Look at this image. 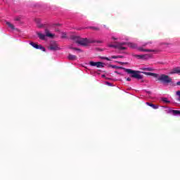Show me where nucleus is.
Segmentation results:
<instances>
[{
	"instance_id": "nucleus-27",
	"label": "nucleus",
	"mask_w": 180,
	"mask_h": 180,
	"mask_svg": "<svg viewBox=\"0 0 180 180\" xmlns=\"http://www.w3.org/2000/svg\"><path fill=\"white\" fill-rule=\"evenodd\" d=\"M105 60H107V61H109L110 60L108 58H104Z\"/></svg>"
},
{
	"instance_id": "nucleus-26",
	"label": "nucleus",
	"mask_w": 180,
	"mask_h": 180,
	"mask_svg": "<svg viewBox=\"0 0 180 180\" xmlns=\"http://www.w3.org/2000/svg\"><path fill=\"white\" fill-rule=\"evenodd\" d=\"M70 49H73V48H72V46H70ZM74 49H75V50H79V49H75V48H74Z\"/></svg>"
},
{
	"instance_id": "nucleus-6",
	"label": "nucleus",
	"mask_w": 180,
	"mask_h": 180,
	"mask_svg": "<svg viewBox=\"0 0 180 180\" xmlns=\"http://www.w3.org/2000/svg\"><path fill=\"white\" fill-rule=\"evenodd\" d=\"M89 65L91 67H96L97 68H103L105 67V63L102 62H94V61H90L89 63Z\"/></svg>"
},
{
	"instance_id": "nucleus-14",
	"label": "nucleus",
	"mask_w": 180,
	"mask_h": 180,
	"mask_svg": "<svg viewBox=\"0 0 180 180\" xmlns=\"http://www.w3.org/2000/svg\"><path fill=\"white\" fill-rule=\"evenodd\" d=\"M68 58L69 60H77V56L75 55L69 54Z\"/></svg>"
},
{
	"instance_id": "nucleus-24",
	"label": "nucleus",
	"mask_w": 180,
	"mask_h": 180,
	"mask_svg": "<svg viewBox=\"0 0 180 180\" xmlns=\"http://www.w3.org/2000/svg\"><path fill=\"white\" fill-rule=\"evenodd\" d=\"M127 81L130 82V81H131V79L130 77H127Z\"/></svg>"
},
{
	"instance_id": "nucleus-4",
	"label": "nucleus",
	"mask_w": 180,
	"mask_h": 180,
	"mask_svg": "<svg viewBox=\"0 0 180 180\" xmlns=\"http://www.w3.org/2000/svg\"><path fill=\"white\" fill-rule=\"evenodd\" d=\"M158 81H160L164 84H169V82H172V79H171L170 77L167 75H158Z\"/></svg>"
},
{
	"instance_id": "nucleus-19",
	"label": "nucleus",
	"mask_w": 180,
	"mask_h": 180,
	"mask_svg": "<svg viewBox=\"0 0 180 180\" xmlns=\"http://www.w3.org/2000/svg\"><path fill=\"white\" fill-rule=\"evenodd\" d=\"M61 37H62V39H65V37H67V33L62 32Z\"/></svg>"
},
{
	"instance_id": "nucleus-7",
	"label": "nucleus",
	"mask_w": 180,
	"mask_h": 180,
	"mask_svg": "<svg viewBox=\"0 0 180 180\" xmlns=\"http://www.w3.org/2000/svg\"><path fill=\"white\" fill-rule=\"evenodd\" d=\"M30 46L34 47V49H37V50H42V51H46V49L44 47L41 46V45H38L37 44H35L34 42H30Z\"/></svg>"
},
{
	"instance_id": "nucleus-18",
	"label": "nucleus",
	"mask_w": 180,
	"mask_h": 180,
	"mask_svg": "<svg viewBox=\"0 0 180 180\" xmlns=\"http://www.w3.org/2000/svg\"><path fill=\"white\" fill-rule=\"evenodd\" d=\"M162 102H165V103H169V101H168V98H162Z\"/></svg>"
},
{
	"instance_id": "nucleus-20",
	"label": "nucleus",
	"mask_w": 180,
	"mask_h": 180,
	"mask_svg": "<svg viewBox=\"0 0 180 180\" xmlns=\"http://www.w3.org/2000/svg\"><path fill=\"white\" fill-rule=\"evenodd\" d=\"M148 56V55H139L138 56V57H139V58H146Z\"/></svg>"
},
{
	"instance_id": "nucleus-13",
	"label": "nucleus",
	"mask_w": 180,
	"mask_h": 180,
	"mask_svg": "<svg viewBox=\"0 0 180 180\" xmlns=\"http://www.w3.org/2000/svg\"><path fill=\"white\" fill-rule=\"evenodd\" d=\"M6 25H7L8 26V27H10V29H11V30H15V25H13V24L9 22H6Z\"/></svg>"
},
{
	"instance_id": "nucleus-22",
	"label": "nucleus",
	"mask_w": 180,
	"mask_h": 180,
	"mask_svg": "<svg viewBox=\"0 0 180 180\" xmlns=\"http://www.w3.org/2000/svg\"><path fill=\"white\" fill-rule=\"evenodd\" d=\"M105 85H108V86H112V84L109 82H106Z\"/></svg>"
},
{
	"instance_id": "nucleus-17",
	"label": "nucleus",
	"mask_w": 180,
	"mask_h": 180,
	"mask_svg": "<svg viewBox=\"0 0 180 180\" xmlns=\"http://www.w3.org/2000/svg\"><path fill=\"white\" fill-rule=\"evenodd\" d=\"M139 51H153L150 49H143V47H139Z\"/></svg>"
},
{
	"instance_id": "nucleus-2",
	"label": "nucleus",
	"mask_w": 180,
	"mask_h": 180,
	"mask_svg": "<svg viewBox=\"0 0 180 180\" xmlns=\"http://www.w3.org/2000/svg\"><path fill=\"white\" fill-rule=\"evenodd\" d=\"M130 47V49H137V44L134 43H122L116 44H109L108 47H113L114 49H118V50H126V46Z\"/></svg>"
},
{
	"instance_id": "nucleus-3",
	"label": "nucleus",
	"mask_w": 180,
	"mask_h": 180,
	"mask_svg": "<svg viewBox=\"0 0 180 180\" xmlns=\"http://www.w3.org/2000/svg\"><path fill=\"white\" fill-rule=\"evenodd\" d=\"M125 71L127 72V74H131V77L132 78H136V79H143V75H140L143 73V72L133 70L131 69H126Z\"/></svg>"
},
{
	"instance_id": "nucleus-1",
	"label": "nucleus",
	"mask_w": 180,
	"mask_h": 180,
	"mask_svg": "<svg viewBox=\"0 0 180 180\" xmlns=\"http://www.w3.org/2000/svg\"><path fill=\"white\" fill-rule=\"evenodd\" d=\"M73 40L77 44L80 46H88L91 43H102V41H95L92 39H88L86 38H81L79 37H75Z\"/></svg>"
},
{
	"instance_id": "nucleus-23",
	"label": "nucleus",
	"mask_w": 180,
	"mask_h": 180,
	"mask_svg": "<svg viewBox=\"0 0 180 180\" xmlns=\"http://www.w3.org/2000/svg\"><path fill=\"white\" fill-rule=\"evenodd\" d=\"M112 40H118L119 38L118 37H112Z\"/></svg>"
},
{
	"instance_id": "nucleus-25",
	"label": "nucleus",
	"mask_w": 180,
	"mask_h": 180,
	"mask_svg": "<svg viewBox=\"0 0 180 180\" xmlns=\"http://www.w3.org/2000/svg\"><path fill=\"white\" fill-rule=\"evenodd\" d=\"M148 42L143 44V46H148Z\"/></svg>"
},
{
	"instance_id": "nucleus-12",
	"label": "nucleus",
	"mask_w": 180,
	"mask_h": 180,
	"mask_svg": "<svg viewBox=\"0 0 180 180\" xmlns=\"http://www.w3.org/2000/svg\"><path fill=\"white\" fill-rule=\"evenodd\" d=\"M148 106H150V108H153V109H158V105L155 104H153L151 103L146 102V103Z\"/></svg>"
},
{
	"instance_id": "nucleus-10",
	"label": "nucleus",
	"mask_w": 180,
	"mask_h": 180,
	"mask_svg": "<svg viewBox=\"0 0 180 180\" xmlns=\"http://www.w3.org/2000/svg\"><path fill=\"white\" fill-rule=\"evenodd\" d=\"M142 74H145V75H151L155 78H158V74L156 73L142 72Z\"/></svg>"
},
{
	"instance_id": "nucleus-15",
	"label": "nucleus",
	"mask_w": 180,
	"mask_h": 180,
	"mask_svg": "<svg viewBox=\"0 0 180 180\" xmlns=\"http://www.w3.org/2000/svg\"><path fill=\"white\" fill-rule=\"evenodd\" d=\"M141 70H142V71H154L153 68H141Z\"/></svg>"
},
{
	"instance_id": "nucleus-5",
	"label": "nucleus",
	"mask_w": 180,
	"mask_h": 180,
	"mask_svg": "<svg viewBox=\"0 0 180 180\" xmlns=\"http://www.w3.org/2000/svg\"><path fill=\"white\" fill-rule=\"evenodd\" d=\"M38 37L40 40H45L46 37H54V34H51L49 30H45V34L41 32L37 33Z\"/></svg>"
},
{
	"instance_id": "nucleus-28",
	"label": "nucleus",
	"mask_w": 180,
	"mask_h": 180,
	"mask_svg": "<svg viewBox=\"0 0 180 180\" xmlns=\"http://www.w3.org/2000/svg\"><path fill=\"white\" fill-rule=\"evenodd\" d=\"M102 77H105V75H103Z\"/></svg>"
},
{
	"instance_id": "nucleus-8",
	"label": "nucleus",
	"mask_w": 180,
	"mask_h": 180,
	"mask_svg": "<svg viewBox=\"0 0 180 180\" xmlns=\"http://www.w3.org/2000/svg\"><path fill=\"white\" fill-rule=\"evenodd\" d=\"M170 74H178L180 75V67L173 68L170 71Z\"/></svg>"
},
{
	"instance_id": "nucleus-11",
	"label": "nucleus",
	"mask_w": 180,
	"mask_h": 180,
	"mask_svg": "<svg viewBox=\"0 0 180 180\" xmlns=\"http://www.w3.org/2000/svg\"><path fill=\"white\" fill-rule=\"evenodd\" d=\"M170 113L173 116H178V115H180V111L179 110H170Z\"/></svg>"
},
{
	"instance_id": "nucleus-9",
	"label": "nucleus",
	"mask_w": 180,
	"mask_h": 180,
	"mask_svg": "<svg viewBox=\"0 0 180 180\" xmlns=\"http://www.w3.org/2000/svg\"><path fill=\"white\" fill-rule=\"evenodd\" d=\"M51 50H60V48L58 47V45L57 44V43L54 42L53 44H51L50 46Z\"/></svg>"
},
{
	"instance_id": "nucleus-16",
	"label": "nucleus",
	"mask_w": 180,
	"mask_h": 180,
	"mask_svg": "<svg viewBox=\"0 0 180 180\" xmlns=\"http://www.w3.org/2000/svg\"><path fill=\"white\" fill-rule=\"evenodd\" d=\"M176 85H180V82H177ZM176 95L179 96L178 101H180V91H176Z\"/></svg>"
},
{
	"instance_id": "nucleus-21",
	"label": "nucleus",
	"mask_w": 180,
	"mask_h": 180,
	"mask_svg": "<svg viewBox=\"0 0 180 180\" xmlns=\"http://www.w3.org/2000/svg\"><path fill=\"white\" fill-rule=\"evenodd\" d=\"M122 58V56H113L111 57V58Z\"/></svg>"
}]
</instances>
